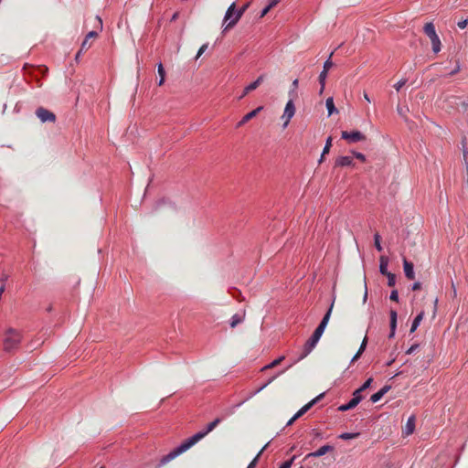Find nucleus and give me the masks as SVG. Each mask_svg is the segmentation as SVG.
Segmentation results:
<instances>
[{"instance_id": "obj_32", "label": "nucleus", "mask_w": 468, "mask_h": 468, "mask_svg": "<svg viewBox=\"0 0 468 468\" xmlns=\"http://www.w3.org/2000/svg\"><path fill=\"white\" fill-rule=\"evenodd\" d=\"M332 146V137H328L325 143V145L323 150V155L327 154L330 152V148Z\"/></svg>"}, {"instance_id": "obj_20", "label": "nucleus", "mask_w": 468, "mask_h": 468, "mask_svg": "<svg viewBox=\"0 0 468 468\" xmlns=\"http://www.w3.org/2000/svg\"><path fill=\"white\" fill-rule=\"evenodd\" d=\"M236 12H237L236 11V4L232 3L229 6V8L225 14L224 21L227 22L228 20H232L236 16Z\"/></svg>"}, {"instance_id": "obj_23", "label": "nucleus", "mask_w": 468, "mask_h": 468, "mask_svg": "<svg viewBox=\"0 0 468 468\" xmlns=\"http://www.w3.org/2000/svg\"><path fill=\"white\" fill-rule=\"evenodd\" d=\"M325 105L328 111V115H332L334 112H337V109L335 107L334 100L332 97L326 99Z\"/></svg>"}, {"instance_id": "obj_50", "label": "nucleus", "mask_w": 468, "mask_h": 468, "mask_svg": "<svg viewBox=\"0 0 468 468\" xmlns=\"http://www.w3.org/2000/svg\"><path fill=\"white\" fill-rule=\"evenodd\" d=\"M466 25H467V21H463V22L458 23V27L460 28H464L466 27Z\"/></svg>"}, {"instance_id": "obj_34", "label": "nucleus", "mask_w": 468, "mask_h": 468, "mask_svg": "<svg viewBox=\"0 0 468 468\" xmlns=\"http://www.w3.org/2000/svg\"><path fill=\"white\" fill-rule=\"evenodd\" d=\"M359 433H342L339 438L342 440H350L358 437Z\"/></svg>"}, {"instance_id": "obj_17", "label": "nucleus", "mask_w": 468, "mask_h": 468, "mask_svg": "<svg viewBox=\"0 0 468 468\" xmlns=\"http://www.w3.org/2000/svg\"><path fill=\"white\" fill-rule=\"evenodd\" d=\"M414 429H415V417L410 416L407 420V423L404 427L403 432L406 435H410L414 431Z\"/></svg>"}, {"instance_id": "obj_37", "label": "nucleus", "mask_w": 468, "mask_h": 468, "mask_svg": "<svg viewBox=\"0 0 468 468\" xmlns=\"http://www.w3.org/2000/svg\"><path fill=\"white\" fill-rule=\"evenodd\" d=\"M207 47H208V44H207V43H206V44H203V45L199 48V49H198V51H197V56H196V58H197H197H199V57H200V56H201V55H202V54L207 50Z\"/></svg>"}, {"instance_id": "obj_48", "label": "nucleus", "mask_w": 468, "mask_h": 468, "mask_svg": "<svg viewBox=\"0 0 468 468\" xmlns=\"http://www.w3.org/2000/svg\"><path fill=\"white\" fill-rule=\"evenodd\" d=\"M361 354H362V352L358 350L356 352V354L353 356L351 362L353 363V362L356 361L360 357Z\"/></svg>"}, {"instance_id": "obj_56", "label": "nucleus", "mask_w": 468, "mask_h": 468, "mask_svg": "<svg viewBox=\"0 0 468 468\" xmlns=\"http://www.w3.org/2000/svg\"><path fill=\"white\" fill-rule=\"evenodd\" d=\"M5 280H6V277H4V278H2V279H1V281H2L3 282H5Z\"/></svg>"}, {"instance_id": "obj_35", "label": "nucleus", "mask_w": 468, "mask_h": 468, "mask_svg": "<svg viewBox=\"0 0 468 468\" xmlns=\"http://www.w3.org/2000/svg\"><path fill=\"white\" fill-rule=\"evenodd\" d=\"M333 54L334 52H331L329 58L324 62L323 70L328 71L333 67V62L331 60Z\"/></svg>"}, {"instance_id": "obj_22", "label": "nucleus", "mask_w": 468, "mask_h": 468, "mask_svg": "<svg viewBox=\"0 0 468 468\" xmlns=\"http://www.w3.org/2000/svg\"><path fill=\"white\" fill-rule=\"evenodd\" d=\"M424 317V312L421 311L413 320L411 327H410V333H413L418 326L420 325V322L422 321Z\"/></svg>"}, {"instance_id": "obj_38", "label": "nucleus", "mask_w": 468, "mask_h": 468, "mask_svg": "<svg viewBox=\"0 0 468 468\" xmlns=\"http://www.w3.org/2000/svg\"><path fill=\"white\" fill-rule=\"evenodd\" d=\"M373 382V378H369L359 388L360 390L364 391L366 390L367 388H368L371 385V383Z\"/></svg>"}, {"instance_id": "obj_25", "label": "nucleus", "mask_w": 468, "mask_h": 468, "mask_svg": "<svg viewBox=\"0 0 468 468\" xmlns=\"http://www.w3.org/2000/svg\"><path fill=\"white\" fill-rule=\"evenodd\" d=\"M356 406H357V404H356V400L351 399L348 403L339 406L338 410L339 411H347L349 410L354 409Z\"/></svg>"}, {"instance_id": "obj_57", "label": "nucleus", "mask_w": 468, "mask_h": 468, "mask_svg": "<svg viewBox=\"0 0 468 468\" xmlns=\"http://www.w3.org/2000/svg\"><path fill=\"white\" fill-rule=\"evenodd\" d=\"M467 106H468V103H467Z\"/></svg>"}, {"instance_id": "obj_27", "label": "nucleus", "mask_w": 468, "mask_h": 468, "mask_svg": "<svg viewBox=\"0 0 468 468\" xmlns=\"http://www.w3.org/2000/svg\"><path fill=\"white\" fill-rule=\"evenodd\" d=\"M327 72L328 71H325V70H323L320 75H319V82L321 84V90L320 92H323L324 89V84H325V80H326V77H327Z\"/></svg>"}, {"instance_id": "obj_14", "label": "nucleus", "mask_w": 468, "mask_h": 468, "mask_svg": "<svg viewBox=\"0 0 468 468\" xmlns=\"http://www.w3.org/2000/svg\"><path fill=\"white\" fill-rule=\"evenodd\" d=\"M245 316H246V311L245 310H242L241 312L232 315V317L230 319V323H229L230 327L231 328H235L237 325L241 324L244 321Z\"/></svg>"}, {"instance_id": "obj_31", "label": "nucleus", "mask_w": 468, "mask_h": 468, "mask_svg": "<svg viewBox=\"0 0 468 468\" xmlns=\"http://www.w3.org/2000/svg\"><path fill=\"white\" fill-rule=\"evenodd\" d=\"M374 244H375L376 249L378 251H381L383 250V248L380 244V235L378 233H376L374 236Z\"/></svg>"}, {"instance_id": "obj_4", "label": "nucleus", "mask_w": 468, "mask_h": 468, "mask_svg": "<svg viewBox=\"0 0 468 468\" xmlns=\"http://www.w3.org/2000/svg\"><path fill=\"white\" fill-rule=\"evenodd\" d=\"M324 397V393L318 395L316 398L312 399L310 402L302 407L292 417L288 422L287 426H291L297 419L301 418L304 413H306L315 403H317Z\"/></svg>"}, {"instance_id": "obj_51", "label": "nucleus", "mask_w": 468, "mask_h": 468, "mask_svg": "<svg viewBox=\"0 0 468 468\" xmlns=\"http://www.w3.org/2000/svg\"><path fill=\"white\" fill-rule=\"evenodd\" d=\"M459 69H460V67L457 64L455 69L452 71H451L450 75H453V74L457 73L459 71Z\"/></svg>"}, {"instance_id": "obj_11", "label": "nucleus", "mask_w": 468, "mask_h": 468, "mask_svg": "<svg viewBox=\"0 0 468 468\" xmlns=\"http://www.w3.org/2000/svg\"><path fill=\"white\" fill-rule=\"evenodd\" d=\"M263 109L262 106H259L255 110L250 112L249 113L245 114L242 119L237 123V128L241 127L244 125L247 122L250 121L252 118L256 117L257 114Z\"/></svg>"}, {"instance_id": "obj_28", "label": "nucleus", "mask_w": 468, "mask_h": 468, "mask_svg": "<svg viewBox=\"0 0 468 468\" xmlns=\"http://www.w3.org/2000/svg\"><path fill=\"white\" fill-rule=\"evenodd\" d=\"M362 390H360V388H357L354 391L353 393V398L352 399L353 400H356V404L358 405L359 402L363 399V396H362Z\"/></svg>"}, {"instance_id": "obj_26", "label": "nucleus", "mask_w": 468, "mask_h": 468, "mask_svg": "<svg viewBox=\"0 0 468 468\" xmlns=\"http://www.w3.org/2000/svg\"><path fill=\"white\" fill-rule=\"evenodd\" d=\"M158 75L160 76V80L158 82V85L162 86L165 82V69H164L162 63H160L158 65Z\"/></svg>"}, {"instance_id": "obj_53", "label": "nucleus", "mask_w": 468, "mask_h": 468, "mask_svg": "<svg viewBox=\"0 0 468 468\" xmlns=\"http://www.w3.org/2000/svg\"><path fill=\"white\" fill-rule=\"evenodd\" d=\"M364 98H365V100H367L368 102H370V99H369V97H368V95H367V92H364Z\"/></svg>"}, {"instance_id": "obj_6", "label": "nucleus", "mask_w": 468, "mask_h": 468, "mask_svg": "<svg viewBox=\"0 0 468 468\" xmlns=\"http://www.w3.org/2000/svg\"><path fill=\"white\" fill-rule=\"evenodd\" d=\"M341 137L345 140L349 141L350 143L364 141L366 139V136L359 131H353V132L343 131L341 133Z\"/></svg>"}, {"instance_id": "obj_12", "label": "nucleus", "mask_w": 468, "mask_h": 468, "mask_svg": "<svg viewBox=\"0 0 468 468\" xmlns=\"http://www.w3.org/2000/svg\"><path fill=\"white\" fill-rule=\"evenodd\" d=\"M355 163L351 156H339L335 159V167L353 166Z\"/></svg>"}, {"instance_id": "obj_16", "label": "nucleus", "mask_w": 468, "mask_h": 468, "mask_svg": "<svg viewBox=\"0 0 468 468\" xmlns=\"http://www.w3.org/2000/svg\"><path fill=\"white\" fill-rule=\"evenodd\" d=\"M397 312L395 310H390V334L389 338H392L395 335V330L397 327Z\"/></svg>"}, {"instance_id": "obj_1", "label": "nucleus", "mask_w": 468, "mask_h": 468, "mask_svg": "<svg viewBox=\"0 0 468 468\" xmlns=\"http://www.w3.org/2000/svg\"><path fill=\"white\" fill-rule=\"evenodd\" d=\"M221 421V418H216L213 421L207 425L204 431H198L197 433H196L195 435L182 442L180 446L173 450L168 454L165 455L160 461V465H165L181 453L186 452L188 449H190L192 446L197 443L200 440L205 438L209 432H211Z\"/></svg>"}, {"instance_id": "obj_54", "label": "nucleus", "mask_w": 468, "mask_h": 468, "mask_svg": "<svg viewBox=\"0 0 468 468\" xmlns=\"http://www.w3.org/2000/svg\"><path fill=\"white\" fill-rule=\"evenodd\" d=\"M398 112H399L400 115H402V116L404 115V112H403L402 109H401V108H399V107H398Z\"/></svg>"}, {"instance_id": "obj_39", "label": "nucleus", "mask_w": 468, "mask_h": 468, "mask_svg": "<svg viewBox=\"0 0 468 468\" xmlns=\"http://www.w3.org/2000/svg\"><path fill=\"white\" fill-rule=\"evenodd\" d=\"M406 80H400L394 85V88L399 91L406 84Z\"/></svg>"}, {"instance_id": "obj_42", "label": "nucleus", "mask_w": 468, "mask_h": 468, "mask_svg": "<svg viewBox=\"0 0 468 468\" xmlns=\"http://www.w3.org/2000/svg\"><path fill=\"white\" fill-rule=\"evenodd\" d=\"M280 3V0H271L270 3L267 5V7L269 9H272L274 6H276Z\"/></svg>"}, {"instance_id": "obj_29", "label": "nucleus", "mask_w": 468, "mask_h": 468, "mask_svg": "<svg viewBox=\"0 0 468 468\" xmlns=\"http://www.w3.org/2000/svg\"><path fill=\"white\" fill-rule=\"evenodd\" d=\"M283 359H284V356H280V357H278L277 359L273 360V361H272L271 363H270L269 365L265 366V367H263V370H264V369L272 368V367H276V366L280 365V364H281V362H282Z\"/></svg>"}, {"instance_id": "obj_41", "label": "nucleus", "mask_w": 468, "mask_h": 468, "mask_svg": "<svg viewBox=\"0 0 468 468\" xmlns=\"http://www.w3.org/2000/svg\"><path fill=\"white\" fill-rule=\"evenodd\" d=\"M355 157L362 162L366 161V156L362 153L353 152Z\"/></svg>"}, {"instance_id": "obj_5", "label": "nucleus", "mask_w": 468, "mask_h": 468, "mask_svg": "<svg viewBox=\"0 0 468 468\" xmlns=\"http://www.w3.org/2000/svg\"><path fill=\"white\" fill-rule=\"evenodd\" d=\"M295 114V106L293 101L291 99L285 105L283 113L282 115V120L283 121V128H286L291 121V119Z\"/></svg>"}, {"instance_id": "obj_49", "label": "nucleus", "mask_w": 468, "mask_h": 468, "mask_svg": "<svg viewBox=\"0 0 468 468\" xmlns=\"http://www.w3.org/2000/svg\"><path fill=\"white\" fill-rule=\"evenodd\" d=\"M270 10H271V9H269V8L266 6V7L261 11L260 17H263V16H265L268 14V12H269Z\"/></svg>"}, {"instance_id": "obj_33", "label": "nucleus", "mask_w": 468, "mask_h": 468, "mask_svg": "<svg viewBox=\"0 0 468 468\" xmlns=\"http://www.w3.org/2000/svg\"><path fill=\"white\" fill-rule=\"evenodd\" d=\"M388 277V285L389 287H393L396 283V276L395 274L389 272L386 275Z\"/></svg>"}, {"instance_id": "obj_45", "label": "nucleus", "mask_w": 468, "mask_h": 468, "mask_svg": "<svg viewBox=\"0 0 468 468\" xmlns=\"http://www.w3.org/2000/svg\"><path fill=\"white\" fill-rule=\"evenodd\" d=\"M364 289H365V292H364V296H363V303H365L367 300V283L365 281H364Z\"/></svg>"}, {"instance_id": "obj_24", "label": "nucleus", "mask_w": 468, "mask_h": 468, "mask_svg": "<svg viewBox=\"0 0 468 468\" xmlns=\"http://www.w3.org/2000/svg\"><path fill=\"white\" fill-rule=\"evenodd\" d=\"M430 40L431 42L433 52L434 53L440 52L441 44V40H440L438 35L434 38H430Z\"/></svg>"}, {"instance_id": "obj_9", "label": "nucleus", "mask_w": 468, "mask_h": 468, "mask_svg": "<svg viewBox=\"0 0 468 468\" xmlns=\"http://www.w3.org/2000/svg\"><path fill=\"white\" fill-rule=\"evenodd\" d=\"M264 77H265L264 75H261V76L258 77V79L255 81H253L252 83L248 85L244 89L242 94L239 96V99L240 100V99L244 98L248 93H250V91L256 90L262 83V81L264 80Z\"/></svg>"}, {"instance_id": "obj_10", "label": "nucleus", "mask_w": 468, "mask_h": 468, "mask_svg": "<svg viewBox=\"0 0 468 468\" xmlns=\"http://www.w3.org/2000/svg\"><path fill=\"white\" fill-rule=\"evenodd\" d=\"M331 451H333V447L332 446H330V445H324V446L320 447L317 451L308 453L304 457L303 460L307 461L310 458L320 457V456H323V455L326 454L328 452H331Z\"/></svg>"}, {"instance_id": "obj_40", "label": "nucleus", "mask_w": 468, "mask_h": 468, "mask_svg": "<svg viewBox=\"0 0 468 468\" xmlns=\"http://www.w3.org/2000/svg\"><path fill=\"white\" fill-rule=\"evenodd\" d=\"M390 300L391 301H394V302H398L399 301V293H398V291L397 290H393L390 293Z\"/></svg>"}, {"instance_id": "obj_2", "label": "nucleus", "mask_w": 468, "mask_h": 468, "mask_svg": "<svg viewBox=\"0 0 468 468\" xmlns=\"http://www.w3.org/2000/svg\"><path fill=\"white\" fill-rule=\"evenodd\" d=\"M333 307H334V303H332L328 311L326 312L324 318L322 319L320 324L314 330L313 335L306 341V343L303 346L302 352H301L297 361H300V360L305 358L312 352V350L315 347L316 344L318 343L320 337L322 336V335L329 322Z\"/></svg>"}, {"instance_id": "obj_52", "label": "nucleus", "mask_w": 468, "mask_h": 468, "mask_svg": "<svg viewBox=\"0 0 468 468\" xmlns=\"http://www.w3.org/2000/svg\"><path fill=\"white\" fill-rule=\"evenodd\" d=\"M96 20H97V22H98V26H99V27H100V28L101 29V28H102V21H101V19L99 16H97V17H96Z\"/></svg>"}, {"instance_id": "obj_44", "label": "nucleus", "mask_w": 468, "mask_h": 468, "mask_svg": "<svg viewBox=\"0 0 468 468\" xmlns=\"http://www.w3.org/2000/svg\"><path fill=\"white\" fill-rule=\"evenodd\" d=\"M298 83H299V81H298L297 79H295L292 81V90H291L290 93L293 92L298 88Z\"/></svg>"}, {"instance_id": "obj_3", "label": "nucleus", "mask_w": 468, "mask_h": 468, "mask_svg": "<svg viewBox=\"0 0 468 468\" xmlns=\"http://www.w3.org/2000/svg\"><path fill=\"white\" fill-rule=\"evenodd\" d=\"M23 335L20 331L8 327L4 333L3 349L5 352L12 353L19 348Z\"/></svg>"}, {"instance_id": "obj_46", "label": "nucleus", "mask_w": 468, "mask_h": 468, "mask_svg": "<svg viewBox=\"0 0 468 468\" xmlns=\"http://www.w3.org/2000/svg\"><path fill=\"white\" fill-rule=\"evenodd\" d=\"M420 288H421V284H420V282H417L413 283V285H412V290H413V291H418V290H420Z\"/></svg>"}, {"instance_id": "obj_18", "label": "nucleus", "mask_w": 468, "mask_h": 468, "mask_svg": "<svg viewBox=\"0 0 468 468\" xmlns=\"http://www.w3.org/2000/svg\"><path fill=\"white\" fill-rule=\"evenodd\" d=\"M389 390L388 386H384L380 390H378L377 393L373 394L370 398V400L373 403L378 402L382 399V397Z\"/></svg>"}, {"instance_id": "obj_55", "label": "nucleus", "mask_w": 468, "mask_h": 468, "mask_svg": "<svg viewBox=\"0 0 468 468\" xmlns=\"http://www.w3.org/2000/svg\"><path fill=\"white\" fill-rule=\"evenodd\" d=\"M324 155H323V154H322L321 157H320V160H319V163H322L324 161Z\"/></svg>"}, {"instance_id": "obj_36", "label": "nucleus", "mask_w": 468, "mask_h": 468, "mask_svg": "<svg viewBox=\"0 0 468 468\" xmlns=\"http://www.w3.org/2000/svg\"><path fill=\"white\" fill-rule=\"evenodd\" d=\"M295 458H296V456H295V455H293V456L291 458V460L284 462V463L280 466V468H291V466H292V464L293 461L295 460Z\"/></svg>"}, {"instance_id": "obj_13", "label": "nucleus", "mask_w": 468, "mask_h": 468, "mask_svg": "<svg viewBox=\"0 0 468 468\" xmlns=\"http://www.w3.org/2000/svg\"><path fill=\"white\" fill-rule=\"evenodd\" d=\"M403 269L405 272V276L409 280H413L415 278V273L413 270V263L407 261V259H403Z\"/></svg>"}, {"instance_id": "obj_19", "label": "nucleus", "mask_w": 468, "mask_h": 468, "mask_svg": "<svg viewBox=\"0 0 468 468\" xmlns=\"http://www.w3.org/2000/svg\"><path fill=\"white\" fill-rule=\"evenodd\" d=\"M423 30L429 38H434L437 36V33L435 31V27L431 22L426 23Z\"/></svg>"}, {"instance_id": "obj_7", "label": "nucleus", "mask_w": 468, "mask_h": 468, "mask_svg": "<svg viewBox=\"0 0 468 468\" xmlns=\"http://www.w3.org/2000/svg\"><path fill=\"white\" fill-rule=\"evenodd\" d=\"M37 116L40 119L42 122H54L56 121V116L53 112L50 111L45 109V108H38L36 111Z\"/></svg>"}, {"instance_id": "obj_8", "label": "nucleus", "mask_w": 468, "mask_h": 468, "mask_svg": "<svg viewBox=\"0 0 468 468\" xmlns=\"http://www.w3.org/2000/svg\"><path fill=\"white\" fill-rule=\"evenodd\" d=\"M97 37H98V33L96 31H90L86 35V37L81 44V48L77 54V58L79 57L80 52H82L84 50H88L91 47V44H92L91 40L95 39Z\"/></svg>"}, {"instance_id": "obj_30", "label": "nucleus", "mask_w": 468, "mask_h": 468, "mask_svg": "<svg viewBox=\"0 0 468 468\" xmlns=\"http://www.w3.org/2000/svg\"><path fill=\"white\" fill-rule=\"evenodd\" d=\"M268 444H266L260 452L259 453L256 455V457L250 462V463L249 464V466L247 468H254L257 462H258V459L259 457L261 455V453L263 452V451L267 448Z\"/></svg>"}, {"instance_id": "obj_21", "label": "nucleus", "mask_w": 468, "mask_h": 468, "mask_svg": "<svg viewBox=\"0 0 468 468\" xmlns=\"http://www.w3.org/2000/svg\"><path fill=\"white\" fill-rule=\"evenodd\" d=\"M388 259L385 256H381L380 257V264H379V271L383 275H387L388 273H389V271H388Z\"/></svg>"}, {"instance_id": "obj_47", "label": "nucleus", "mask_w": 468, "mask_h": 468, "mask_svg": "<svg viewBox=\"0 0 468 468\" xmlns=\"http://www.w3.org/2000/svg\"><path fill=\"white\" fill-rule=\"evenodd\" d=\"M418 345H413L411 346L409 350L407 351V354H412L417 348H418Z\"/></svg>"}, {"instance_id": "obj_43", "label": "nucleus", "mask_w": 468, "mask_h": 468, "mask_svg": "<svg viewBox=\"0 0 468 468\" xmlns=\"http://www.w3.org/2000/svg\"><path fill=\"white\" fill-rule=\"evenodd\" d=\"M367 343V337H365V338L363 339V341H362V344H361V346H360L359 349H358V350H359V351H361L362 353H363V352H364V350L366 349Z\"/></svg>"}, {"instance_id": "obj_15", "label": "nucleus", "mask_w": 468, "mask_h": 468, "mask_svg": "<svg viewBox=\"0 0 468 468\" xmlns=\"http://www.w3.org/2000/svg\"><path fill=\"white\" fill-rule=\"evenodd\" d=\"M247 7H248V5H245L244 6H242L239 10H238L236 12L235 17L227 24L225 30H228L229 28L233 27L237 24V22L239 20V18L243 15V13L246 11Z\"/></svg>"}]
</instances>
